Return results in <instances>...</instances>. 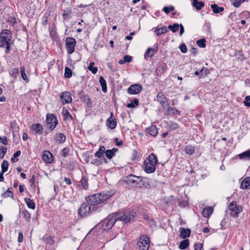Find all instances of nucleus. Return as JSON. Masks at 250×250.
<instances>
[{"label": "nucleus", "mask_w": 250, "mask_h": 250, "mask_svg": "<svg viewBox=\"0 0 250 250\" xmlns=\"http://www.w3.org/2000/svg\"><path fill=\"white\" fill-rule=\"evenodd\" d=\"M190 233L191 230L189 229L181 228L180 236L183 239H185L190 236Z\"/></svg>", "instance_id": "obj_19"}, {"label": "nucleus", "mask_w": 250, "mask_h": 250, "mask_svg": "<svg viewBox=\"0 0 250 250\" xmlns=\"http://www.w3.org/2000/svg\"><path fill=\"white\" fill-rule=\"evenodd\" d=\"M142 86L140 84H133L127 89V92L130 94H138L142 91Z\"/></svg>", "instance_id": "obj_12"}, {"label": "nucleus", "mask_w": 250, "mask_h": 250, "mask_svg": "<svg viewBox=\"0 0 250 250\" xmlns=\"http://www.w3.org/2000/svg\"><path fill=\"white\" fill-rule=\"evenodd\" d=\"M155 100L160 103L163 108H165L169 105V104L167 101V97L165 96L163 92L162 91H160L157 94Z\"/></svg>", "instance_id": "obj_10"}, {"label": "nucleus", "mask_w": 250, "mask_h": 250, "mask_svg": "<svg viewBox=\"0 0 250 250\" xmlns=\"http://www.w3.org/2000/svg\"><path fill=\"white\" fill-rule=\"evenodd\" d=\"M180 111L179 110L175 109L173 107H168L166 115H168L170 114H172L173 115L175 114H180Z\"/></svg>", "instance_id": "obj_39"}, {"label": "nucleus", "mask_w": 250, "mask_h": 250, "mask_svg": "<svg viewBox=\"0 0 250 250\" xmlns=\"http://www.w3.org/2000/svg\"><path fill=\"white\" fill-rule=\"evenodd\" d=\"M72 76V72L71 70L68 67H65L64 68V77L66 78H70Z\"/></svg>", "instance_id": "obj_48"}, {"label": "nucleus", "mask_w": 250, "mask_h": 250, "mask_svg": "<svg viewBox=\"0 0 250 250\" xmlns=\"http://www.w3.org/2000/svg\"><path fill=\"white\" fill-rule=\"evenodd\" d=\"M244 104L246 106L250 107V96H247L245 97V100L244 101Z\"/></svg>", "instance_id": "obj_61"}, {"label": "nucleus", "mask_w": 250, "mask_h": 250, "mask_svg": "<svg viewBox=\"0 0 250 250\" xmlns=\"http://www.w3.org/2000/svg\"><path fill=\"white\" fill-rule=\"evenodd\" d=\"M167 27L166 26H163L161 28L156 29L154 31V32L156 33L157 36H160L163 33L167 32Z\"/></svg>", "instance_id": "obj_35"}, {"label": "nucleus", "mask_w": 250, "mask_h": 250, "mask_svg": "<svg viewBox=\"0 0 250 250\" xmlns=\"http://www.w3.org/2000/svg\"><path fill=\"white\" fill-rule=\"evenodd\" d=\"M203 244L201 243H196L194 244V250H203Z\"/></svg>", "instance_id": "obj_60"}, {"label": "nucleus", "mask_w": 250, "mask_h": 250, "mask_svg": "<svg viewBox=\"0 0 250 250\" xmlns=\"http://www.w3.org/2000/svg\"><path fill=\"white\" fill-rule=\"evenodd\" d=\"M30 129L34 132L36 135L42 134L44 129L43 126L40 123L33 124L30 127Z\"/></svg>", "instance_id": "obj_13"}, {"label": "nucleus", "mask_w": 250, "mask_h": 250, "mask_svg": "<svg viewBox=\"0 0 250 250\" xmlns=\"http://www.w3.org/2000/svg\"><path fill=\"white\" fill-rule=\"evenodd\" d=\"M104 154L106 158L109 160H110L115 156V154L113 153V152L111 151H110V149H105Z\"/></svg>", "instance_id": "obj_53"}, {"label": "nucleus", "mask_w": 250, "mask_h": 250, "mask_svg": "<svg viewBox=\"0 0 250 250\" xmlns=\"http://www.w3.org/2000/svg\"><path fill=\"white\" fill-rule=\"evenodd\" d=\"M189 242L188 239H184L182 240L179 244V248L181 250H185L188 247Z\"/></svg>", "instance_id": "obj_34"}, {"label": "nucleus", "mask_w": 250, "mask_h": 250, "mask_svg": "<svg viewBox=\"0 0 250 250\" xmlns=\"http://www.w3.org/2000/svg\"><path fill=\"white\" fill-rule=\"evenodd\" d=\"M169 128L171 130H175L179 128V125L174 122H170L168 124Z\"/></svg>", "instance_id": "obj_52"}, {"label": "nucleus", "mask_w": 250, "mask_h": 250, "mask_svg": "<svg viewBox=\"0 0 250 250\" xmlns=\"http://www.w3.org/2000/svg\"><path fill=\"white\" fill-rule=\"evenodd\" d=\"M76 45V41L74 38L68 37L66 39L65 46L68 54H71L74 52Z\"/></svg>", "instance_id": "obj_5"}, {"label": "nucleus", "mask_w": 250, "mask_h": 250, "mask_svg": "<svg viewBox=\"0 0 250 250\" xmlns=\"http://www.w3.org/2000/svg\"><path fill=\"white\" fill-rule=\"evenodd\" d=\"M22 213L23 215V217L25 219V221L27 222H29L31 219L30 213H29L26 209H24L22 211Z\"/></svg>", "instance_id": "obj_43"}, {"label": "nucleus", "mask_w": 250, "mask_h": 250, "mask_svg": "<svg viewBox=\"0 0 250 250\" xmlns=\"http://www.w3.org/2000/svg\"><path fill=\"white\" fill-rule=\"evenodd\" d=\"M178 206L180 207L185 208L188 205V202L182 199H179L178 200Z\"/></svg>", "instance_id": "obj_55"}, {"label": "nucleus", "mask_w": 250, "mask_h": 250, "mask_svg": "<svg viewBox=\"0 0 250 250\" xmlns=\"http://www.w3.org/2000/svg\"><path fill=\"white\" fill-rule=\"evenodd\" d=\"M133 212H125V213H118L115 214L116 220H120L124 221L125 223H128L131 221L134 217Z\"/></svg>", "instance_id": "obj_6"}, {"label": "nucleus", "mask_w": 250, "mask_h": 250, "mask_svg": "<svg viewBox=\"0 0 250 250\" xmlns=\"http://www.w3.org/2000/svg\"><path fill=\"white\" fill-rule=\"evenodd\" d=\"M117 221L115 216L110 218L108 217L104 219L101 223L102 228L104 230H107L111 229Z\"/></svg>", "instance_id": "obj_9"}, {"label": "nucleus", "mask_w": 250, "mask_h": 250, "mask_svg": "<svg viewBox=\"0 0 250 250\" xmlns=\"http://www.w3.org/2000/svg\"><path fill=\"white\" fill-rule=\"evenodd\" d=\"M7 21L13 26L17 23V19L15 17L11 16L8 18Z\"/></svg>", "instance_id": "obj_56"}, {"label": "nucleus", "mask_w": 250, "mask_h": 250, "mask_svg": "<svg viewBox=\"0 0 250 250\" xmlns=\"http://www.w3.org/2000/svg\"><path fill=\"white\" fill-rule=\"evenodd\" d=\"M149 239L145 235H142L137 243L138 250H148L149 247Z\"/></svg>", "instance_id": "obj_3"}, {"label": "nucleus", "mask_w": 250, "mask_h": 250, "mask_svg": "<svg viewBox=\"0 0 250 250\" xmlns=\"http://www.w3.org/2000/svg\"><path fill=\"white\" fill-rule=\"evenodd\" d=\"M79 97L82 102H85L86 101V99L88 97V96L85 95L83 91H81L78 93Z\"/></svg>", "instance_id": "obj_46"}, {"label": "nucleus", "mask_w": 250, "mask_h": 250, "mask_svg": "<svg viewBox=\"0 0 250 250\" xmlns=\"http://www.w3.org/2000/svg\"><path fill=\"white\" fill-rule=\"evenodd\" d=\"M154 164L145 162V170L147 173H151L155 171L156 169Z\"/></svg>", "instance_id": "obj_18"}, {"label": "nucleus", "mask_w": 250, "mask_h": 250, "mask_svg": "<svg viewBox=\"0 0 250 250\" xmlns=\"http://www.w3.org/2000/svg\"><path fill=\"white\" fill-rule=\"evenodd\" d=\"M115 192V190L111 189L89 195L86 198V200L92 206L90 207L85 203L82 204L78 209L79 215L81 217H84L90 214L91 209L93 210L97 209L96 208L97 207L96 205L103 203L114 195Z\"/></svg>", "instance_id": "obj_1"}, {"label": "nucleus", "mask_w": 250, "mask_h": 250, "mask_svg": "<svg viewBox=\"0 0 250 250\" xmlns=\"http://www.w3.org/2000/svg\"><path fill=\"white\" fill-rule=\"evenodd\" d=\"M94 62H90L89 66H88V69L93 74H95L98 71V68L97 67H94Z\"/></svg>", "instance_id": "obj_44"}, {"label": "nucleus", "mask_w": 250, "mask_h": 250, "mask_svg": "<svg viewBox=\"0 0 250 250\" xmlns=\"http://www.w3.org/2000/svg\"><path fill=\"white\" fill-rule=\"evenodd\" d=\"M197 45L201 48H205L206 46V40L205 38H202L198 40L196 42Z\"/></svg>", "instance_id": "obj_47"}, {"label": "nucleus", "mask_w": 250, "mask_h": 250, "mask_svg": "<svg viewBox=\"0 0 250 250\" xmlns=\"http://www.w3.org/2000/svg\"><path fill=\"white\" fill-rule=\"evenodd\" d=\"M175 8L173 6H165L163 8V11L167 14H169L171 11L174 10Z\"/></svg>", "instance_id": "obj_51"}, {"label": "nucleus", "mask_w": 250, "mask_h": 250, "mask_svg": "<svg viewBox=\"0 0 250 250\" xmlns=\"http://www.w3.org/2000/svg\"><path fill=\"white\" fill-rule=\"evenodd\" d=\"M20 72L22 79L24 81H28V78L25 73V67L24 66L21 67Z\"/></svg>", "instance_id": "obj_49"}, {"label": "nucleus", "mask_w": 250, "mask_h": 250, "mask_svg": "<svg viewBox=\"0 0 250 250\" xmlns=\"http://www.w3.org/2000/svg\"><path fill=\"white\" fill-rule=\"evenodd\" d=\"M243 1H241V0H235L234 2L233 3V5L235 7H239L241 3Z\"/></svg>", "instance_id": "obj_64"}, {"label": "nucleus", "mask_w": 250, "mask_h": 250, "mask_svg": "<svg viewBox=\"0 0 250 250\" xmlns=\"http://www.w3.org/2000/svg\"><path fill=\"white\" fill-rule=\"evenodd\" d=\"M212 212L213 208L211 207H208L202 210V214L204 217L207 218L212 214Z\"/></svg>", "instance_id": "obj_29"}, {"label": "nucleus", "mask_w": 250, "mask_h": 250, "mask_svg": "<svg viewBox=\"0 0 250 250\" xmlns=\"http://www.w3.org/2000/svg\"><path fill=\"white\" fill-rule=\"evenodd\" d=\"M105 152V147L104 146H100L98 150L97 151L94 156L98 158H102Z\"/></svg>", "instance_id": "obj_23"}, {"label": "nucleus", "mask_w": 250, "mask_h": 250, "mask_svg": "<svg viewBox=\"0 0 250 250\" xmlns=\"http://www.w3.org/2000/svg\"><path fill=\"white\" fill-rule=\"evenodd\" d=\"M42 158L44 161L46 163L51 164L53 161V156L52 154L47 150H45L43 152Z\"/></svg>", "instance_id": "obj_15"}, {"label": "nucleus", "mask_w": 250, "mask_h": 250, "mask_svg": "<svg viewBox=\"0 0 250 250\" xmlns=\"http://www.w3.org/2000/svg\"><path fill=\"white\" fill-rule=\"evenodd\" d=\"M250 186V177L245 178L241 182V188L243 189H247Z\"/></svg>", "instance_id": "obj_22"}, {"label": "nucleus", "mask_w": 250, "mask_h": 250, "mask_svg": "<svg viewBox=\"0 0 250 250\" xmlns=\"http://www.w3.org/2000/svg\"><path fill=\"white\" fill-rule=\"evenodd\" d=\"M46 124L48 125V128L51 130L54 129L58 124L57 117L53 114H48L46 115Z\"/></svg>", "instance_id": "obj_8"}, {"label": "nucleus", "mask_w": 250, "mask_h": 250, "mask_svg": "<svg viewBox=\"0 0 250 250\" xmlns=\"http://www.w3.org/2000/svg\"><path fill=\"white\" fill-rule=\"evenodd\" d=\"M99 83L102 86L103 92L105 93L107 91L106 82L103 77H100Z\"/></svg>", "instance_id": "obj_32"}, {"label": "nucleus", "mask_w": 250, "mask_h": 250, "mask_svg": "<svg viewBox=\"0 0 250 250\" xmlns=\"http://www.w3.org/2000/svg\"><path fill=\"white\" fill-rule=\"evenodd\" d=\"M140 177L130 174L125 178L124 181L128 185L137 187L138 186L139 183H140Z\"/></svg>", "instance_id": "obj_7"}, {"label": "nucleus", "mask_w": 250, "mask_h": 250, "mask_svg": "<svg viewBox=\"0 0 250 250\" xmlns=\"http://www.w3.org/2000/svg\"><path fill=\"white\" fill-rule=\"evenodd\" d=\"M145 162L156 165L157 163L156 156L152 153L148 156Z\"/></svg>", "instance_id": "obj_25"}, {"label": "nucleus", "mask_w": 250, "mask_h": 250, "mask_svg": "<svg viewBox=\"0 0 250 250\" xmlns=\"http://www.w3.org/2000/svg\"><path fill=\"white\" fill-rule=\"evenodd\" d=\"M167 69V65L166 63H161L158 68H156L155 72L157 76H160L162 74L165 73Z\"/></svg>", "instance_id": "obj_17"}, {"label": "nucleus", "mask_w": 250, "mask_h": 250, "mask_svg": "<svg viewBox=\"0 0 250 250\" xmlns=\"http://www.w3.org/2000/svg\"><path fill=\"white\" fill-rule=\"evenodd\" d=\"M211 8L214 13L218 14L220 12H223L224 10V8L223 7H219L216 4H212L211 5Z\"/></svg>", "instance_id": "obj_30"}, {"label": "nucleus", "mask_w": 250, "mask_h": 250, "mask_svg": "<svg viewBox=\"0 0 250 250\" xmlns=\"http://www.w3.org/2000/svg\"><path fill=\"white\" fill-rule=\"evenodd\" d=\"M168 28L172 32L175 33L179 30V24H178L177 23H175L172 25H169L168 26Z\"/></svg>", "instance_id": "obj_41"}, {"label": "nucleus", "mask_w": 250, "mask_h": 250, "mask_svg": "<svg viewBox=\"0 0 250 250\" xmlns=\"http://www.w3.org/2000/svg\"><path fill=\"white\" fill-rule=\"evenodd\" d=\"M204 3L198 0H192V5L196 8L197 10H200L204 6Z\"/></svg>", "instance_id": "obj_28"}, {"label": "nucleus", "mask_w": 250, "mask_h": 250, "mask_svg": "<svg viewBox=\"0 0 250 250\" xmlns=\"http://www.w3.org/2000/svg\"><path fill=\"white\" fill-rule=\"evenodd\" d=\"M229 208L230 211V215L233 217H238V214L242 211V207L240 205H237L235 201H232L229 205Z\"/></svg>", "instance_id": "obj_4"}, {"label": "nucleus", "mask_w": 250, "mask_h": 250, "mask_svg": "<svg viewBox=\"0 0 250 250\" xmlns=\"http://www.w3.org/2000/svg\"><path fill=\"white\" fill-rule=\"evenodd\" d=\"M139 105V100L137 98H135L133 100H131V102L127 104L126 105V107L128 108H134L136 106Z\"/></svg>", "instance_id": "obj_36"}, {"label": "nucleus", "mask_w": 250, "mask_h": 250, "mask_svg": "<svg viewBox=\"0 0 250 250\" xmlns=\"http://www.w3.org/2000/svg\"><path fill=\"white\" fill-rule=\"evenodd\" d=\"M132 61V57L129 55H125L123 57V60H120L119 61V63L123 64L126 62H130Z\"/></svg>", "instance_id": "obj_38"}, {"label": "nucleus", "mask_w": 250, "mask_h": 250, "mask_svg": "<svg viewBox=\"0 0 250 250\" xmlns=\"http://www.w3.org/2000/svg\"><path fill=\"white\" fill-rule=\"evenodd\" d=\"M81 183L82 187L84 189H87L88 188V179L85 176H83L81 180Z\"/></svg>", "instance_id": "obj_37"}, {"label": "nucleus", "mask_w": 250, "mask_h": 250, "mask_svg": "<svg viewBox=\"0 0 250 250\" xmlns=\"http://www.w3.org/2000/svg\"><path fill=\"white\" fill-rule=\"evenodd\" d=\"M185 151L187 154L192 155L194 152V147L191 145L187 146L185 148Z\"/></svg>", "instance_id": "obj_45"}, {"label": "nucleus", "mask_w": 250, "mask_h": 250, "mask_svg": "<svg viewBox=\"0 0 250 250\" xmlns=\"http://www.w3.org/2000/svg\"><path fill=\"white\" fill-rule=\"evenodd\" d=\"M60 98L62 104L71 103L72 100L71 94L69 91H64L61 93Z\"/></svg>", "instance_id": "obj_11"}, {"label": "nucleus", "mask_w": 250, "mask_h": 250, "mask_svg": "<svg viewBox=\"0 0 250 250\" xmlns=\"http://www.w3.org/2000/svg\"><path fill=\"white\" fill-rule=\"evenodd\" d=\"M106 125L109 128L114 129L117 125L116 118L114 117L113 113L111 112L110 117L106 121Z\"/></svg>", "instance_id": "obj_16"}, {"label": "nucleus", "mask_w": 250, "mask_h": 250, "mask_svg": "<svg viewBox=\"0 0 250 250\" xmlns=\"http://www.w3.org/2000/svg\"><path fill=\"white\" fill-rule=\"evenodd\" d=\"M7 148L5 146H2L0 148V159H2L4 158L5 155L7 153Z\"/></svg>", "instance_id": "obj_50"}, {"label": "nucleus", "mask_w": 250, "mask_h": 250, "mask_svg": "<svg viewBox=\"0 0 250 250\" xmlns=\"http://www.w3.org/2000/svg\"><path fill=\"white\" fill-rule=\"evenodd\" d=\"M237 157L239 159L243 160H250V150L243 152L238 155Z\"/></svg>", "instance_id": "obj_21"}, {"label": "nucleus", "mask_w": 250, "mask_h": 250, "mask_svg": "<svg viewBox=\"0 0 250 250\" xmlns=\"http://www.w3.org/2000/svg\"><path fill=\"white\" fill-rule=\"evenodd\" d=\"M179 49L182 53H186L187 52V48L185 43H182L179 46Z\"/></svg>", "instance_id": "obj_58"}, {"label": "nucleus", "mask_w": 250, "mask_h": 250, "mask_svg": "<svg viewBox=\"0 0 250 250\" xmlns=\"http://www.w3.org/2000/svg\"><path fill=\"white\" fill-rule=\"evenodd\" d=\"M40 240H42L45 244H48L49 245H52L54 244L53 237L52 236L47 235L46 234L42 238H41Z\"/></svg>", "instance_id": "obj_20"}, {"label": "nucleus", "mask_w": 250, "mask_h": 250, "mask_svg": "<svg viewBox=\"0 0 250 250\" xmlns=\"http://www.w3.org/2000/svg\"><path fill=\"white\" fill-rule=\"evenodd\" d=\"M71 14V11H64L63 13L62 14V16L64 17V19L68 18Z\"/></svg>", "instance_id": "obj_63"}, {"label": "nucleus", "mask_w": 250, "mask_h": 250, "mask_svg": "<svg viewBox=\"0 0 250 250\" xmlns=\"http://www.w3.org/2000/svg\"><path fill=\"white\" fill-rule=\"evenodd\" d=\"M69 152V149L67 147L63 148L61 151V155L66 158L68 156Z\"/></svg>", "instance_id": "obj_54"}, {"label": "nucleus", "mask_w": 250, "mask_h": 250, "mask_svg": "<svg viewBox=\"0 0 250 250\" xmlns=\"http://www.w3.org/2000/svg\"><path fill=\"white\" fill-rule=\"evenodd\" d=\"M158 51V46L156 45L153 48H148L144 54V59L147 60L149 57H152Z\"/></svg>", "instance_id": "obj_14"}, {"label": "nucleus", "mask_w": 250, "mask_h": 250, "mask_svg": "<svg viewBox=\"0 0 250 250\" xmlns=\"http://www.w3.org/2000/svg\"><path fill=\"white\" fill-rule=\"evenodd\" d=\"M56 141L59 143H63L66 140L65 136L63 133L57 134L55 136Z\"/></svg>", "instance_id": "obj_33"}, {"label": "nucleus", "mask_w": 250, "mask_h": 250, "mask_svg": "<svg viewBox=\"0 0 250 250\" xmlns=\"http://www.w3.org/2000/svg\"><path fill=\"white\" fill-rule=\"evenodd\" d=\"M148 134L153 137H155L158 134V129L155 125H151L147 128Z\"/></svg>", "instance_id": "obj_24"}, {"label": "nucleus", "mask_w": 250, "mask_h": 250, "mask_svg": "<svg viewBox=\"0 0 250 250\" xmlns=\"http://www.w3.org/2000/svg\"><path fill=\"white\" fill-rule=\"evenodd\" d=\"M25 202L26 203L27 207L31 209H34L36 207V205L34 201L29 198H25L24 199Z\"/></svg>", "instance_id": "obj_31"}, {"label": "nucleus", "mask_w": 250, "mask_h": 250, "mask_svg": "<svg viewBox=\"0 0 250 250\" xmlns=\"http://www.w3.org/2000/svg\"><path fill=\"white\" fill-rule=\"evenodd\" d=\"M138 186H143L146 188H149L150 185L148 179L146 178L141 177H140V183H139Z\"/></svg>", "instance_id": "obj_27"}, {"label": "nucleus", "mask_w": 250, "mask_h": 250, "mask_svg": "<svg viewBox=\"0 0 250 250\" xmlns=\"http://www.w3.org/2000/svg\"><path fill=\"white\" fill-rule=\"evenodd\" d=\"M13 43L12 32L8 29H2L0 33V48H5L6 54L10 53Z\"/></svg>", "instance_id": "obj_2"}, {"label": "nucleus", "mask_w": 250, "mask_h": 250, "mask_svg": "<svg viewBox=\"0 0 250 250\" xmlns=\"http://www.w3.org/2000/svg\"><path fill=\"white\" fill-rule=\"evenodd\" d=\"M1 197H2L3 198H7V197H10L12 199H14V197L13 193L11 190V188H8V189L6 190V191L5 193L2 194L1 195Z\"/></svg>", "instance_id": "obj_40"}, {"label": "nucleus", "mask_w": 250, "mask_h": 250, "mask_svg": "<svg viewBox=\"0 0 250 250\" xmlns=\"http://www.w3.org/2000/svg\"><path fill=\"white\" fill-rule=\"evenodd\" d=\"M194 74L196 76H198L199 78H204L205 77V75L203 74V70L201 68L199 70H197L194 72Z\"/></svg>", "instance_id": "obj_57"}, {"label": "nucleus", "mask_w": 250, "mask_h": 250, "mask_svg": "<svg viewBox=\"0 0 250 250\" xmlns=\"http://www.w3.org/2000/svg\"><path fill=\"white\" fill-rule=\"evenodd\" d=\"M0 142L4 145H7L8 144L7 138L5 136H0Z\"/></svg>", "instance_id": "obj_62"}, {"label": "nucleus", "mask_w": 250, "mask_h": 250, "mask_svg": "<svg viewBox=\"0 0 250 250\" xmlns=\"http://www.w3.org/2000/svg\"><path fill=\"white\" fill-rule=\"evenodd\" d=\"M8 166H9L8 162L6 160H4L2 162L1 165V171L2 172V173H5V172H6L7 171Z\"/></svg>", "instance_id": "obj_42"}, {"label": "nucleus", "mask_w": 250, "mask_h": 250, "mask_svg": "<svg viewBox=\"0 0 250 250\" xmlns=\"http://www.w3.org/2000/svg\"><path fill=\"white\" fill-rule=\"evenodd\" d=\"M48 15L46 14H45L44 15L42 18V24L43 26H45L47 24V18Z\"/></svg>", "instance_id": "obj_59"}, {"label": "nucleus", "mask_w": 250, "mask_h": 250, "mask_svg": "<svg viewBox=\"0 0 250 250\" xmlns=\"http://www.w3.org/2000/svg\"><path fill=\"white\" fill-rule=\"evenodd\" d=\"M62 114L64 117V120L71 121L73 120L72 116L69 113L68 110L64 108L62 109Z\"/></svg>", "instance_id": "obj_26"}]
</instances>
